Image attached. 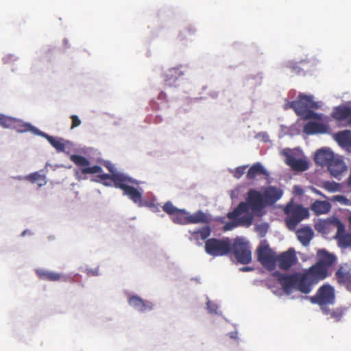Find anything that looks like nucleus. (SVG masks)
<instances>
[{"instance_id":"f257e3e1","label":"nucleus","mask_w":351,"mask_h":351,"mask_svg":"<svg viewBox=\"0 0 351 351\" xmlns=\"http://www.w3.org/2000/svg\"><path fill=\"white\" fill-rule=\"evenodd\" d=\"M265 206L263 195L255 189H250L247 193L246 202L239 203L232 212L228 213L227 216L230 219H238L240 225L250 226L252 223L253 216L248 213L249 208L254 212H258Z\"/></svg>"},{"instance_id":"f03ea898","label":"nucleus","mask_w":351,"mask_h":351,"mask_svg":"<svg viewBox=\"0 0 351 351\" xmlns=\"http://www.w3.org/2000/svg\"><path fill=\"white\" fill-rule=\"evenodd\" d=\"M290 107L294 110L295 113L302 117L304 119H318L320 120L321 116L311 109H317L319 105L313 100V97L300 94L296 100L291 102Z\"/></svg>"},{"instance_id":"7ed1b4c3","label":"nucleus","mask_w":351,"mask_h":351,"mask_svg":"<svg viewBox=\"0 0 351 351\" xmlns=\"http://www.w3.org/2000/svg\"><path fill=\"white\" fill-rule=\"evenodd\" d=\"M205 252L214 257L228 255L232 252V241L226 237L223 239L211 238L205 242Z\"/></svg>"},{"instance_id":"20e7f679","label":"nucleus","mask_w":351,"mask_h":351,"mask_svg":"<svg viewBox=\"0 0 351 351\" xmlns=\"http://www.w3.org/2000/svg\"><path fill=\"white\" fill-rule=\"evenodd\" d=\"M285 212L287 215L286 224L291 230H295L303 219L309 216L308 210L300 204L289 203L286 206Z\"/></svg>"},{"instance_id":"39448f33","label":"nucleus","mask_w":351,"mask_h":351,"mask_svg":"<svg viewBox=\"0 0 351 351\" xmlns=\"http://www.w3.org/2000/svg\"><path fill=\"white\" fill-rule=\"evenodd\" d=\"M232 252L237 261L241 264H248L252 261V252L247 242L237 237L232 243Z\"/></svg>"},{"instance_id":"423d86ee","label":"nucleus","mask_w":351,"mask_h":351,"mask_svg":"<svg viewBox=\"0 0 351 351\" xmlns=\"http://www.w3.org/2000/svg\"><path fill=\"white\" fill-rule=\"evenodd\" d=\"M310 300L312 303L319 305L321 308L326 307V305L335 302V289L329 285H324L318 289L314 296L310 298Z\"/></svg>"},{"instance_id":"0eeeda50","label":"nucleus","mask_w":351,"mask_h":351,"mask_svg":"<svg viewBox=\"0 0 351 351\" xmlns=\"http://www.w3.org/2000/svg\"><path fill=\"white\" fill-rule=\"evenodd\" d=\"M171 220L178 224L197 223L199 222H206L207 219L206 215L198 211L193 215H190L183 209H178L171 217Z\"/></svg>"},{"instance_id":"6e6552de","label":"nucleus","mask_w":351,"mask_h":351,"mask_svg":"<svg viewBox=\"0 0 351 351\" xmlns=\"http://www.w3.org/2000/svg\"><path fill=\"white\" fill-rule=\"evenodd\" d=\"M277 254L267 245H263L257 250V259L268 271H274L276 267Z\"/></svg>"},{"instance_id":"1a4fd4ad","label":"nucleus","mask_w":351,"mask_h":351,"mask_svg":"<svg viewBox=\"0 0 351 351\" xmlns=\"http://www.w3.org/2000/svg\"><path fill=\"white\" fill-rule=\"evenodd\" d=\"M298 263V258L293 248H289L276 256V266L287 271Z\"/></svg>"},{"instance_id":"9d476101","label":"nucleus","mask_w":351,"mask_h":351,"mask_svg":"<svg viewBox=\"0 0 351 351\" xmlns=\"http://www.w3.org/2000/svg\"><path fill=\"white\" fill-rule=\"evenodd\" d=\"M70 160L77 166L82 167L80 171L82 174H95L102 172V168L99 165L88 167L90 161L84 156L73 154L70 156Z\"/></svg>"},{"instance_id":"9b49d317","label":"nucleus","mask_w":351,"mask_h":351,"mask_svg":"<svg viewBox=\"0 0 351 351\" xmlns=\"http://www.w3.org/2000/svg\"><path fill=\"white\" fill-rule=\"evenodd\" d=\"M273 275L277 278L278 282L285 293H290L293 289H296L297 272L292 274H285L276 271Z\"/></svg>"},{"instance_id":"f8f14e48","label":"nucleus","mask_w":351,"mask_h":351,"mask_svg":"<svg viewBox=\"0 0 351 351\" xmlns=\"http://www.w3.org/2000/svg\"><path fill=\"white\" fill-rule=\"evenodd\" d=\"M315 284L306 271L303 273L297 272V290L307 294L311 291L313 286Z\"/></svg>"},{"instance_id":"ddd939ff","label":"nucleus","mask_w":351,"mask_h":351,"mask_svg":"<svg viewBox=\"0 0 351 351\" xmlns=\"http://www.w3.org/2000/svg\"><path fill=\"white\" fill-rule=\"evenodd\" d=\"M285 162L293 171H304L308 169V162L304 158H295L292 154H286Z\"/></svg>"},{"instance_id":"4468645a","label":"nucleus","mask_w":351,"mask_h":351,"mask_svg":"<svg viewBox=\"0 0 351 351\" xmlns=\"http://www.w3.org/2000/svg\"><path fill=\"white\" fill-rule=\"evenodd\" d=\"M332 117L338 121H345L346 124L351 125V108L346 106L335 107Z\"/></svg>"},{"instance_id":"2eb2a0df","label":"nucleus","mask_w":351,"mask_h":351,"mask_svg":"<svg viewBox=\"0 0 351 351\" xmlns=\"http://www.w3.org/2000/svg\"><path fill=\"white\" fill-rule=\"evenodd\" d=\"M316 284L328 276V269L317 262L306 270Z\"/></svg>"},{"instance_id":"dca6fc26","label":"nucleus","mask_w":351,"mask_h":351,"mask_svg":"<svg viewBox=\"0 0 351 351\" xmlns=\"http://www.w3.org/2000/svg\"><path fill=\"white\" fill-rule=\"evenodd\" d=\"M263 195L266 205H272L282 197V191L277 187L270 186L264 189Z\"/></svg>"},{"instance_id":"f3484780","label":"nucleus","mask_w":351,"mask_h":351,"mask_svg":"<svg viewBox=\"0 0 351 351\" xmlns=\"http://www.w3.org/2000/svg\"><path fill=\"white\" fill-rule=\"evenodd\" d=\"M327 166L330 174L335 178H337L347 169L343 161L341 159L335 157Z\"/></svg>"},{"instance_id":"a211bd4d","label":"nucleus","mask_w":351,"mask_h":351,"mask_svg":"<svg viewBox=\"0 0 351 351\" xmlns=\"http://www.w3.org/2000/svg\"><path fill=\"white\" fill-rule=\"evenodd\" d=\"M335 157L334 154L329 149H321L315 156V162L321 166H327Z\"/></svg>"},{"instance_id":"6ab92c4d","label":"nucleus","mask_w":351,"mask_h":351,"mask_svg":"<svg viewBox=\"0 0 351 351\" xmlns=\"http://www.w3.org/2000/svg\"><path fill=\"white\" fill-rule=\"evenodd\" d=\"M328 130V126L325 124L309 121L304 126V132L306 134H324Z\"/></svg>"},{"instance_id":"aec40b11","label":"nucleus","mask_w":351,"mask_h":351,"mask_svg":"<svg viewBox=\"0 0 351 351\" xmlns=\"http://www.w3.org/2000/svg\"><path fill=\"white\" fill-rule=\"evenodd\" d=\"M129 304L133 306L140 312H145L152 308V304L149 302L144 301L137 295H132L129 299Z\"/></svg>"},{"instance_id":"412c9836","label":"nucleus","mask_w":351,"mask_h":351,"mask_svg":"<svg viewBox=\"0 0 351 351\" xmlns=\"http://www.w3.org/2000/svg\"><path fill=\"white\" fill-rule=\"evenodd\" d=\"M297 237L300 242L304 245H309L311 240L313 239L314 232L309 226H305L298 230Z\"/></svg>"},{"instance_id":"4be33fe9","label":"nucleus","mask_w":351,"mask_h":351,"mask_svg":"<svg viewBox=\"0 0 351 351\" xmlns=\"http://www.w3.org/2000/svg\"><path fill=\"white\" fill-rule=\"evenodd\" d=\"M334 139L341 147H351V130H346L334 134Z\"/></svg>"},{"instance_id":"5701e85b","label":"nucleus","mask_w":351,"mask_h":351,"mask_svg":"<svg viewBox=\"0 0 351 351\" xmlns=\"http://www.w3.org/2000/svg\"><path fill=\"white\" fill-rule=\"evenodd\" d=\"M337 231L335 238L338 239L339 242L341 243L346 246L351 245V234H346L345 226L340 221H337Z\"/></svg>"},{"instance_id":"b1692460","label":"nucleus","mask_w":351,"mask_h":351,"mask_svg":"<svg viewBox=\"0 0 351 351\" xmlns=\"http://www.w3.org/2000/svg\"><path fill=\"white\" fill-rule=\"evenodd\" d=\"M265 176V177L269 176V173L265 169V167L260 162L254 164L247 171L246 177L248 180H254L257 176Z\"/></svg>"},{"instance_id":"393cba45","label":"nucleus","mask_w":351,"mask_h":351,"mask_svg":"<svg viewBox=\"0 0 351 351\" xmlns=\"http://www.w3.org/2000/svg\"><path fill=\"white\" fill-rule=\"evenodd\" d=\"M112 182L115 187L121 189L123 192L130 186L129 184L133 182L130 178L119 173H113Z\"/></svg>"},{"instance_id":"a878e982","label":"nucleus","mask_w":351,"mask_h":351,"mask_svg":"<svg viewBox=\"0 0 351 351\" xmlns=\"http://www.w3.org/2000/svg\"><path fill=\"white\" fill-rule=\"evenodd\" d=\"M36 273L40 280L57 282L61 280L62 276L56 272H53L42 269H37Z\"/></svg>"},{"instance_id":"bb28decb","label":"nucleus","mask_w":351,"mask_h":351,"mask_svg":"<svg viewBox=\"0 0 351 351\" xmlns=\"http://www.w3.org/2000/svg\"><path fill=\"white\" fill-rule=\"evenodd\" d=\"M317 256L319 257L317 263L326 267L327 269H328V267L332 265L335 261V256L325 250H319Z\"/></svg>"},{"instance_id":"cd10ccee","label":"nucleus","mask_w":351,"mask_h":351,"mask_svg":"<svg viewBox=\"0 0 351 351\" xmlns=\"http://www.w3.org/2000/svg\"><path fill=\"white\" fill-rule=\"evenodd\" d=\"M182 72L180 71L179 68L169 69L164 74L166 85L169 86L174 85L177 80L182 76Z\"/></svg>"},{"instance_id":"c85d7f7f","label":"nucleus","mask_w":351,"mask_h":351,"mask_svg":"<svg viewBox=\"0 0 351 351\" xmlns=\"http://www.w3.org/2000/svg\"><path fill=\"white\" fill-rule=\"evenodd\" d=\"M330 204L326 201L317 200L311 205V210L316 215H322L327 213L330 210Z\"/></svg>"},{"instance_id":"c756f323","label":"nucleus","mask_w":351,"mask_h":351,"mask_svg":"<svg viewBox=\"0 0 351 351\" xmlns=\"http://www.w3.org/2000/svg\"><path fill=\"white\" fill-rule=\"evenodd\" d=\"M191 233L193 239L196 241H198L199 239L206 240L210 237L211 234V229L208 226H206L191 232Z\"/></svg>"},{"instance_id":"7c9ffc66","label":"nucleus","mask_w":351,"mask_h":351,"mask_svg":"<svg viewBox=\"0 0 351 351\" xmlns=\"http://www.w3.org/2000/svg\"><path fill=\"white\" fill-rule=\"evenodd\" d=\"M123 194L129 197L134 203L141 205L142 204V195L134 186H130L124 192Z\"/></svg>"},{"instance_id":"2f4dec72","label":"nucleus","mask_w":351,"mask_h":351,"mask_svg":"<svg viewBox=\"0 0 351 351\" xmlns=\"http://www.w3.org/2000/svg\"><path fill=\"white\" fill-rule=\"evenodd\" d=\"M40 134L44 136L48 142L57 150V152H64L65 149V145L62 139H58L45 133L40 132Z\"/></svg>"},{"instance_id":"473e14b6","label":"nucleus","mask_w":351,"mask_h":351,"mask_svg":"<svg viewBox=\"0 0 351 351\" xmlns=\"http://www.w3.org/2000/svg\"><path fill=\"white\" fill-rule=\"evenodd\" d=\"M15 130L16 132L23 133L30 131L34 129V128L29 123H24L19 119H14L12 128Z\"/></svg>"},{"instance_id":"72a5a7b5","label":"nucleus","mask_w":351,"mask_h":351,"mask_svg":"<svg viewBox=\"0 0 351 351\" xmlns=\"http://www.w3.org/2000/svg\"><path fill=\"white\" fill-rule=\"evenodd\" d=\"M322 311L326 315H330V318L334 319L335 321H339L343 317V312L341 310L337 308L335 310H330L327 307H322Z\"/></svg>"},{"instance_id":"f704fd0d","label":"nucleus","mask_w":351,"mask_h":351,"mask_svg":"<svg viewBox=\"0 0 351 351\" xmlns=\"http://www.w3.org/2000/svg\"><path fill=\"white\" fill-rule=\"evenodd\" d=\"M336 277L339 282H348L350 280V274L349 272L346 271V269L342 267L339 268L336 274Z\"/></svg>"},{"instance_id":"c9c22d12","label":"nucleus","mask_w":351,"mask_h":351,"mask_svg":"<svg viewBox=\"0 0 351 351\" xmlns=\"http://www.w3.org/2000/svg\"><path fill=\"white\" fill-rule=\"evenodd\" d=\"M14 118L1 115L0 116V125L4 128H12Z\"/></svg>"},{"instance_id":"e433bc0d","label":"nucleus","mask_w":351,"mask_h":351,"mask_svg":"<svg viewBox=\"0 0 351 351\" xmlns=\"http://www.w3.org/2000/svg\"><path fill=\"white\" fill-rule=\"evenodd\" d=\"M26 178L32 183H34L36 181L41 180V182L38 183L39 186H41L45 184L44 177L42 175H40L38 172H34L33 173H31Z\"/></svg>"},{"instance_id":"4c0bfd02","label":"nucleus","mask_w":351,"mask_h":351,"mask_svg":"<svg viewBox=\"0 0 351 351\" xmlns=\"http://www.w3.org/2000/svg\"><path fill=\"white\" fill-rule=\"evenodd\" d=\"M162 210L171 217L178 210L171 202H167L162 206Z\"/></svg>"},{"instance_id":"58836bf2","label":"nucleus","mask_w":351,"mask_h":351,"mask_svg":"<svg viewBox=\"0 0 351 351\" xmlns=\"http://www.w3.org/2000/svg\"><path fill=\"white\" fill-rule=\"evenodd\" d=\"M323 186L330 192H335L339 190V185L335 182H325Z\"/></svg>"},{"instance_id":"ea45409f","label":"nucleus","mask_w":351,"mask_h":351,"mask_svg":"<svg viewBox=\"0 0 351 351\" xmlns=\"http://www.w3.org/2000/svg\"><path fill=\"white\" fill-rule=\"evenodd\" d=\"M247 167V165H243L237 167L232 172L234 177L237 179L241 178L242 176L244 174Z\"/></svg>"},{"instance_id":"a19ab883","label":"nucleus","mask_w":351,"mask_h":351,"mask_svg":"<svg viewBox=\"0 0 351 351\" xmlns=\"http://www.w3.org/2000/svg\"><path fill=\"white\" fill-rule=\"evenodd\" d=\"M71 119L72 120L71 129H73L81 124V121L77 115H72Z\"/></svg>"},{"instance_id":"79ce46f5","label":"nucleus","mask_w":351,"mask_h":351,"mask_svg":"<svg viewBox=\"0 0 351 351\" xmlns=\"http://www.w3.org/2000/svg\"><path fill=\"white\" fill-rule=\"evenodd\" d=\"M97 178L101 180H110L111 181H112L113 180V173L112 174H108V173L99 174L97 176Z\"/></svg>"},{"instance_id":"37998d69","label":"nucleus","mask_w":351,"mask_h":351,"mask_svg":"<svg viewBox=\"0 0 351 351\" xmlns=\"http://www.w3.org/2000/svg\"><path fill=\"white\" fill-rule=\"evenodd\" d=\"M257 230L263 236L267 231V226L266 224H261L257 227Z\"/></svg>"},{"instance_id":"c03bdc74","label":"nucleus","mask_w":351,"mask_h":351,"mask_svg":"<svg viewBox=\"0 0 351 351\" xmlns=\"http://www.w3.org/2000/svg\"><path fill=\"white\" fill-rule=\"evenodd\" d=\"M236 225L234 223L228 222L224 226V230H230L234 228Z\"/></svg>"},{"instance_id":"a18cd8bd","label":"nucleus","mask_w":351,"mask_h":351,"mask_svg":"<svg viewBox=\"0 0 351 351\" xmlns=\"http://www.w3.org/2000/svg\"><path fill=\"white\" fill-rule=\"evenodd\" d=\"M106 167L108 169V171L112 174V173H116L114 172V166L110 163V162H108L107 164H106Z\"/></svg>"},{"instance_id":"49530a36","label":"nucleus","mask_w":351,"mask_h":351,"mask_svg":"<svg viewBox=\"0 0 351 351\" xmlns=\"http://www.w3.org/2000/svg\"><path fill=\"white\" fill-rule=\"evenodd\" d=\"M326 221H320L319 223L316 225V229L320 230L322 228H324L326 225Z\"/></svg>"},{"instance_id":"de8ad7c7","label":"nucleus","mask_w":351,"mask_h":351,"mask_svg":"<svg viewBox=\"0 0 351 351\" xmlns=\"http://www.w3.org/2000/svg\"><path fill=\"white\" fill-rule=\"evenodd\" d=\"M251 270H252V268L250 267H244L241 268V271H249Z\"/></svg>"},{"instance_id":"09e8293b","label":"nucleus","mask_w":351,"mask_h":351,"mask_svg":"<svg viewBox=\"0 0 351 351\" xmlns=\"http://www.w3.org/2000/svg\"><path fill=\"white\" fill-rule=\"evenodd\" d=\"M343 197L341 195H336V196H334L333 197V199L334 200H337V201H339L340 199H343Z\"/></svg>"},{"instance_id":"8fccbe9b","label":"nucleus","mask_w":351,"mask_h":351,"mask_svg":"<svg viewBox=\"0 0 351 351\" xmlns=\"http://www.w3.org/2000/svg\"><path fill=\"white\" fill-rule=\"evenodd\" d=\"M162 119L161 117H156L155 123H160L162 121Z\"/></svg>"},{"instance_id":"3c124183","label":"nucleus","mask_w":351,"mask_h":351,"mask_svg":"<svg viewBox=\"0 0 351 351\" xmlns=\"http://www.w3.org/2000/svg\"><path fill=\"white\" fill-rule=\"evenodd\" d=\"M314 191L315 193H317V195H322L324 197H326L319 191L317 190V189H314Z\"/></svg>"},{"instance_id":"603ef678","label":"nucleus","mask_w":351,"mask_h":351,"mask_svg":"<svg viewBox=\"0 0 351 351\" xmlns=\"http://www.w3.org/2000/svg\"><path fill=\"white\" fill-rule=\"evenodd\" d=\"M348 184L350 186H351V173H350V176L348 178Z\"/></svg>"},{"instance_id":"864d4df0","label":"nucleus","mask_w":351,"mask_h":351,"mask_svg":"<svg viewBox=\"0 0 351 351\" xmlns=\"http://www.w3.org/2000/svg\"><path fill=\"white\" fill-rule=\"evenodd\" d=\"M103 184L105 185V186H110L112 185L111 183H109V182H104Z\"/></svg>"},{"instance_id":"5fc2aeb1","label":"nucleus","mask_w":351,"mask_h":351,"mask_svg":"<svg viewBox=\"0 0 351 351\" xmlns=\"http://www.w3.org/2000/svg\"><path fill=\"white\" fill-rule=\"evenodd\" d=\"M348 219H349V222H350V223L351 225V217H350Z\"/></svg>"},{"instance_id":"6e6d98bb","label":"nucleus","mask_w":351,"mask_h":351,"mask_svg":"<svg viewBox=\"0 0 351 351\" xmlns=\"http://www.w3.org/2000/svg\"><path fill=\"white\" fill-rule=\"evenodd\" d=\"M186 32H183L182 33H181L180 35H182V34H184Z\"/></svg>"}]
</instances>
